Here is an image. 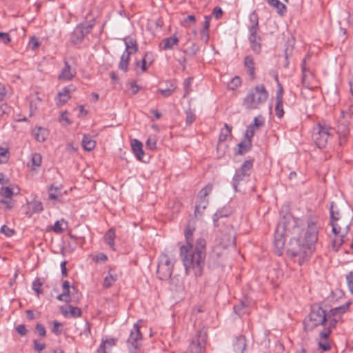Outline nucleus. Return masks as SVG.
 Returning a JSON list of instances; mask_svg holds the SVG:
<instances>
[{"mask_svg": "<svg viewBox=\"0 0 353 353\" xmlns=\"http://www.w3.org/2000/svg\"><path fill=\"white\" fill-rule=\"evenodd\" d=\"M195 230L194 221L190 219L185 230L187 244L180 248V255L187 274L199 276L203 273L206 256V241L198 238L193 245V232Z\"/></svg>", "mask_w": 353, "mask_h": 353, "instance_id": "nucleus-1", "label": "nucleus"}, {"mask_svg": "<svg viewBox=\"0 0 353 353\" xmlns=\"http://www.w3.org/2000/svg\"><path fill=\"white\" fill-rule=\"evenodd\" d=\"M319 225L317 221L310 219L303 237H299L292 243V247L287 251L289 256L294 259L299 265L309 259L315 249L318 241Z\"/></svg>", "mask_w": 353, "mask_h": 353, "instance_id": "nucleus-2", "label": "nucleus"}, {"mask_svg": "<svg viewBox=\"0 0 353 353\" xmlns=\"http://www.w3.org/2000/svg\"><path fill=\"white\" fill-rule=\"evenodd\" d=\"M350 305V303H346L330 310L328 313L320 305H312L310 313L304 319V330L307 332L312 331L319 325L323 326V330L326 327L334 328L341 321L342 314L349 309Z\"/></svg>", "mask_w": 353, "mask_h": 353, "instance_id": "nucleus-3", "label": "nucleus"}, {"mask_svg": "<svg viewBox=\"0 0 353 353\" xmlns=\"http://www.w3.org/2000/svg\"><path fill=\"white\" fill-rule=\"evenodd\" d=\"M297 228V221L291 215L283 216L279 222L275 230L274 245L275 254L281 256L285 246V234L291 232Z\"/></svg>", "mask_w": 353, "mask_h": 353, "instance_id": "nucleus-4", "label": "nucleus"}, {"mask_svg": "<svg viewBox=\"0 0 353 353\" xmlns=\"http://www.w3.org/2000/svg\"><path fill=\"white\" fill-rule=\"evenodd\" d=\"M269 93L263 84L251 88L243 99V106L247 110H256L268 100Z\"/></svg>", "mask_w": 353, "mask_h": 353, "instance_id": "nucleus-5", "label": "nucleus"}, {"mask_svg": "<svg viewBox=\"0 0 353 353\" xmlns=\"http://www.w3.org/2000/svg\"><path fill=\"white\" fill-rule=\"evenodd\" d=\"M174 259L172 253L163 252L159 258L157 275L161 280H168L172 274Z\"/></svg>", "mask_w": 353, "mask_h": 353, "instance_id": "nucleus-6", "label": "nucleus"}, {"mask_svg": "<svg viewBox=\"0 0 353 353\" xmlns=\"http://www.w3.org/2000/svg\"><path fill=\"white\" fill-rule=\"evenodd\" d=\"M330 125L321 122H319L316 126L313 128L312 139L319 148H323L326 146L328 139L332 135Z\"/></svg>", "mask_w": 353, "mask_h": 353, "instance_id": "nucleus-7", "label": "nucleus"}, {"mask_svg": "<svg viewBox=\"0 0 353 353\" xmlns=\"http://www.w3.org/2000/svg\"><path fill=\"white\" fill-rule=\"evenodd\" d=\"M253 166V160L245 161L241 167L237 170L232 178V185L236 192H238V187L242 183L248 180L250 176V170Z\"/></svg>", "mask_w": 353, "mask_h": 353, "instance_id": "nucleus-8", "label": "nucleus"}, {"mask_svg": "<svg viewBox=\"0 0 353 353\" xmlns=\"http://www.w3.org/2000/svg\"><path fill=\"white\" fill-rule=\"evenodd\" d=\"M92 28V24L81 23L78 25L70 34V42L73 45L81 43L84 37L90 32Z\"/></svg>", "mask_w": 353, "mask_h": 353, "instance_id": "nucleus-9", "label": "nucleus"}, {"mask_svg": "<svg viewBox=\"0 0 353 353\" xmlns=\"http://www.w3.org/2000/svg\"><path fill=\"white\" fill-rule=\"evenodd\" d=\"M206 334L199 330L192 339L185 353H204Z\"/></svg>", "mask_w": 353, "mask_h": 353, "instance_id": "nucleus-10", "label": "nucleus"}, {"mask_svg": "<svg viewBox=\"0 0 353 353\" xmlns=\"http://www.w3.org/2000/svg\"><path fill=\"white\" fill-rule=\"evenodd\" d=\"M352 120L341 115L339 120L337 133L339 137V145H343L346 143L350 134V125Z\"/></svg>", "mask_w": 353, "mask_h": 353, "instance_id": "nucleus-11", "label": "nucleus"}, {"mask_svg": "<svg viewBox=\"0 0 353 353\" xmlns=\"http://www.w3.org/2000/svg\"><path fill=\"white\" fill-rule=\"evenodd\" d=\"M219 243L224 248L235 245L234 232L232 227H228L227 232L221 234Z\"/></svg>", "mask_w": 353, "mask_h": 353, "instance_id": "nucleus-12", "label": "nucleus"}, {"mask_svg": "<svg viewBox=\"0 0 353 353\" xmlns=\"http://www.w3.org/2000/svg\"><path fill=\"white\" fill-rule=\"evenodd\" d=\"M74 90L75 88L72 85L65 87L56 97L57 105L61 106L65 104L70 99V93Z\"/></svg>", "mask_w": 353, "mask_h": 353, "instance_id": "nucleus-13", "label": "nucleus"}, {"mask_svg": "<svg viewBox=\"0 0 353 353\" xmlns=\"http://www.w3.org/2000/svg\"><path fill=\"white\" fill-rule=\"evenodd\" d=\"M333 328L326 327L319 333V346L323 351H327L331 348V345L328 341L329 336Z\"/></svg>", "mask_w": 353, "mask_h": 353, "instance_id": "nucleus-14", "label": "nucleus"}, {"mask_svg": "<svg viewBox=\"0 0 353 353\" xmlns=\"http://www.w3.org/2000/svg\"><path fill=\"white\" fill-rule=\"evenodd\" d=\"M259 31L250 32L249 41L252 50L257 54L261 51V38L259 35Z\"/></svg>", "mask_w": 353, "mask_h": 353, "instance_id": "nucleus-15", "label": "nucleus"}, {"mask_svg": "<svg viewBox=\"0 0 353 353\" xmlns=\"http://www.w3.org/2000/svg\"><path fill=\"white\" fill-rule=\"evenodd\" d=\"M75 69L71 68L68 61H65V66L61 70L58 76V79L61 81H70L75 76Z\"/></svg>", "mask_w": 353, "mask_h": 353, "instance_id": "nucleus-16", "label": "nucleus"}, {"mask_svg": "<svg viewBox=\"0 0 353 353\" xmlns=\"http://www.w3.org/2000/svg\"><path fill=\"white\" fill-rule=\"evenodd\" d=\"M125 46V50L123 53L127 54H132L138 51V45L136 39L131 37H127L123 39Z\"/></svg>", "mask_w": 353, "mask_h": 353, "instance_id": "nucleus-17", "label": "nucleus"}, {"mask_svg": "<svg viewBox=\"0 0 353 353\" xmlns=\"http://www.w3.org/2000/svg\"><path fill=\"white\" fill-rule=\"evenodd\" d=\"M142 339V334L139 330V326L137 323L134 324L133 326V329L131 330L130 336L128 339V342L130 343L134 347V348H137V345L135 344L139 340Z\"/></svg>", "mask_w": 353, "mask_h": 353, "instance_id": "nucleus-18", "label": "nucleus"}, {"mask_svg": "<svg viewBox=\"0 0 353 353\" xmlns=\"http://www.w3.org/2000/svg\"><path fill=\"white\" fill-rule=\"evenodd\" d=\"M117 341V339L114 338L103 339L97 349V353H110L109 350L116 345Z\"/></svg>", "mask_w": 353, "mask_h": 353, "instance_id": "nucleus-19", "label": "nucleus"}, {"mask_svg": "<svg viewBox=\"0 0 353 353\" xmlns=\"http://www.w3.org/2000/svg\"><path fill=\"white\" fill-rule=\"evenodd\" d=\"M131 148L137 159L141 161L144 155L142 143L137 139H134L131 142Z\"/></svg>", "mask_w": 353, "mask_h": 353, "instance_id": "nucleus-20", "label": "nucleus"}, {"mask_svg": "<svg viewBox=\"0 0 353 353\" xmlns=\"http://www.w3.org/2000/svg\"><path fill=\"white\" fill-rule=\"evenodd\" d=\"M62 185H55L54 183L52 184L48 188L49 199L54 201H60L62 196Z\"/></svg>", "mask_w": 353, "mask_h": 353, "instance_id": "nucleus-21", "label": "nucleus"}, {"mask_svg": "<svg viewBox=\"0 0 353 353\" xmlns=\"http://www.w3.org/2000/svg\"><path fill=\"white\" fill-rule=\"evenodd\" d=\"M179 41V39L175 36L165 38L160 43V47L164 50H171L174 46L178 45Z\"/></svg>", "mask_w": 353, "mask_h": 353, "instance_id": "nucleus-22", "label": "nucleus"}, {"mask_svg": "<svg viewBox=\"0 0 353 353\" xmlns=\"http://www.w3.org/2000/svg\"><path fill=\"white\" fill-rule=\"evenodd\" d=\"M233 347L236 353H243L246 349V340L245 336L243 335L237 336L233 344Z\"/></svg>", "mask_w": 353, "mask_h": 353, "instance_id": "nucleus-23", "label": "nucleus"}, {"mask_svg": "<svg viewBox=\"0 0 353 353\" xmlns=\"http://www.w3.org/2000/svg\"><path fill=\"white\" fill-rule=\"evenodd\" d=\"M68 310H63V308H61V313L65 316H69L70 317L77 318L80 317L82 314L81 310L79 307L69 305L68 306Z\"/></svg>", "mask_w": 353, "mask_h": 353, "instance_id": "nucleus-24", "label": "nucleus"}, {"mask_svg": "<svg viewBox=\"0 0 353 353\" xmlns=\"http://www.w3.org/2000/svg\"><path fill=\"white\" fill-rule=\"evenodd\" d=\"M249 32L259 31V17L256 11H253L249 17Z\"/></svg>", "mask_w": 353, "mask_h": 353, "instance_id": "nucleus-25", "label": "nucleus"}, {"mask_svg": "<svg viewBox=\"0 0 353 353\" xmlns=\"http://www.w3.org/2000/svg\"><path fill=\"white\" fill-rule=\"evenodd\" d=\"M244 65L248 69V73L252 77V79L255 78V68H254V62L253 58L248 55L245 57L244 59Z\"/></svg>", "mask_w": 353, "mask_h": 353, "instance_id": "nucleus-26", "label": "nucleus"}, {"mask_svg": "<svg viewBox=\"0 0 353 353\" xmlns=\"http://www.w3.org/2000/svg\"><path fill=\"white\" fill-rule=\"evenodd\" d=\"M268 3L276 9L277 13L281 16L286 12V6L279 0L268 1Z\"/></svg>", "mask_w": 353, "mask_h": 353, "instance_id": "nucleus-27", "label": "nucleus"}, {"mask_svg": "<svg viewBox=\"0 0 353 353\" xmlns=\"http://www.w3.org/2000/svg\"><path fill=\"white\" fill-rule=\"evenodd\" d=\"M96 145V142L88 134L84 135L82 140V146L87 151L92 150Z\"/></svg>", "mask_w": 353, "mask_h": 353, "instance_id": "nucleus-28", "label": "nucleus"}, {"mask_svg": "<svg viewBox=\"0 0 353 353\" xmlns=\"http://www.w3.org/2000/svg\"><path fill=\"white\" fill-rule=\"evenodd\" d=\"M72 291L70 289L63 290V293L65 294V298L67 299H70V302L72 301V297L74 301H78L80 297V294L79 293L77 289L74 286H72Z\"/></svg>", "mask_w": 353, "mask_h": 353, "instance_id": "nucleus-29", "label": "nucleus"}, {"mask_svg": "<svg viewBox=\"0 0 353 353\" xmlns=\"http://www.w3.org/2000/svg\"><path fill=\"white\" fill-rule=\"evenodd\" d=\"M252 141L249 139H245L241 143L238 144L239 150L237 152L238 154H243L252 148Z\"/></svg>", "mask_w": 353, "mask_h": 353, "instance_id": "nucleus-30", "label": "nucleus"}, {"mask_svg": "<svg viewBox=\"0 0 353 353\" xmlns=\"http://www.w3.org/2000/svg\"><path fill=\"white\" fill-rule=\"evenodd\" d=\"M111 272L112 269H110L108 275L104 279L103 286L105 288L112 286L117 280V275L116 274H112Z\"/></svg>", "mask_w": 353, "mask_h": 353, "instance_id": "nucleus-31", "label": "nucleus"}, {"mask_svg": "<svg viewBox=\"0 0 353 353\" xmlns=\"http://www.w3.org/2000/svg\"><path fill=\"white\" fill-rule=\"evenodd\" d=\"M345 233L341 234H335V237L332 240V247L335 252L338 251L340 246L344 243Z\"/></svg>", "mask_w": 353, "mask_h": 353, "instance_id": "nucleus-32", "label": "nucleus"}, {"mask_svg": "<svg viewBox=\"0 0 353 353\" xmlns=\"http://www.w3.org/2000/svg\"><path fill=\"white\" fill-rule=\"evenodd\" d=\"M105 242L110 246L112 249L114 250V238H115V230L114 228L109 229L105 236Z\"/></svg>", "mask_w": 353, "mask_h": 353, "instance_id": "nucleus-33", "label": "nucleus"}, {"mask_svg": "<svg viewBox=\"0 0 353 353\" xmlns=\"http://www.w3.org/2000/svg\"><path fill=\"white\" fill-rule=\"evenodd\" d=\"M208 204L207 199H198L195 206L194 214L196 216L201 215Z\"/></svg>", "mask_w": 353, "mask_h": 353, "instance_id": "nucleus-34", "label": "nucleus"}, {"mask_svg": "<svg viewBox=\"0 0 353 353\" xmlns=\"http://www.w3.org/2000/svg\"><path fill=\"white\" fill-rule=\"evenodd\" d=\"M130 54L123 53L121 57V59L119 63V68L124 72H126L128 69V64L130 61Z\"/></svg>", "mask_w": 353, "mask_h": 353, "instance_id": "nucleus-35", "label": "nucleus"}, {"mask_svg": "<svg viewBox=\"0 0 353 353\" xmlns=\"http://www.w3.org/2000/svg\"><path fill=\"white\" fill-rule=\"evenodd\" d=\"M41 160L42 157L40 154L34 153L32 154L31 164L28 163V165L31 167L32 170H35L36 168H38L41 165Z\"/></svg>", "mask_w": 353, "mask_h": 353, "instance_id": "nucleus-36", "label": "nucleus"}, {"mask_svg": "<svg viewBox=\"0 0 353 353\" xmlns=\"http://www.w3.org/2000/svg\"><path fill=\"white\" fill-rule=\"evenodd\" d=\"M224 127L225 128L221 129L219 134V142L225 141L227 139V138L231 134L232 132V127L230 126L228 124L225 123Z\"/></svg>", "mask_w": 353, "mask_h": 353, "instance_id": "nucleus-37", "label": "nucleus"}, {"mask_svg": "<svg viewBox=\"0 0 353 353\" xmlns=\"http://www.w3.org/2000/svg\"><path fill=\"white\" fill-rule=\"evenodd\" d=\"M34 133L37 141L43 142L46 140V130L44 128L39 127L35 129Z\"/></svg>", "mask_w": 353, "mask_h": 353, "instance_id": "nucleus-38", "label": "nucleus"}, {"mask_svg": "<svg viewBox=\"0 0 353 353\" xmlns=\"http://www.w3.org/2000/svg\"><path fill=\"white\" fill-rule=\"evenodd\" d=\"M212 190V185L208 184L205 188H202L199 192L198 199H206V197Z\"/></svg>", "mask_w": 353, "mask_h": 353, "instance_id": "nucleus-39", "label": "nucleus"}, {"mask_svg": "<svg viewBox=\"0 0 353 353\" xmlns=\"http://www.w3.org/2000/svg\"><path fill=\"white\" fill-rule=\"evenodd\" d=\"M302 82L303 84H307L308 83V78L310 76L312 77V72L306 68L305 67V60L303 61L302 63Z\"/></svg>", "mask_w": 353, "mask_h": 353, "instance_id": "nucleus-40", "label": "nucleus"}, {"mask_svg": "<svg viewBox=\"0 0 353 353\" xmlns=\"http://www.w3.org/2000/svg\"><path fill=\"white\" fill-rule=\"evenodd\" d=\"M241 84V78L234 77L228 84V88L231 90H236Z\"/></svg>", "mask_w": 353, "mask_h": 353, "instance_id": "nucleus-41", "label": "nucleus"}, {"mask_svg": "<svg viewBox=\"0 0 353 353\" xmlns=\"http://www.w3.org/2000/svg\"><path fill=\"white\" fill-rule=\"evenodd\" d=\"M275 114L279 119L283 117L284 114L283 101H276Z\"/></svg>", "mask_w": 353, "mask_h": 353, "instance_id": "nucleus-42", "label": "nucleus"}, {"mask_svg": "<svg viewBox=\"0 0 353 353\" xmlns=\"http://www.w3.org/2000/svg\"><path fill=\"white\" fill-rule=\"evenodd\" d=\"M176 87L171 84L170 87L166 89H159L157 90L158 92L161 93L164 97H168L172 95V94L174 92Z\"/></svg>", "mask_w": 353, "mask_h": 353, "instance_id": "nucleus-43", "label": "nucleus"}, {"mask_svg": "<svg viewBox=\"0 0 353 353\" xmlns=\"http://www.w3.org/2000/svg\"><path fill=\"white\" fill-rule=\"evenodd\" d=\"M149 57H152V52H145L143 58L142 59L141 61L139 62V61H137V65H139V64H141V72H145L146 70H147V67H146V64L148 63L147 62V58Z\"/></svg>", "mask_w": 353, "mask_h": 353, "instance_id": "nucleus-44", "label": "nucleus"}, {"mask_svg": "<svg viewBox=\"0 0 353 353\" xmlns=\"http://www.w3.org/2000/svg\"><path fill=\"white\" fill-rule=\"evenodd\" d=\"M334 206L335 204L334 202H332L330 204V217H331V222H334L335 221H338L339 219V213L338 211L334 210Z\"/></svg>", "mask_w": 353, "mask_h": 353, "instance_id": "nucleus-45", "label": "nucleus"}, {"mask_svg": "<svg viewBox=\"0 0 353 353\" xmlns=\"http://www.w3.org/2000/svg\"><path fill=\"white\" fill-rule=\"evenodd\" d=\"M42 99L37 96L34 99H32L30 103V114H33L37 110V105L39 103L41 102Z\"/></svg>", "mask_w": 353, "mask_h": 353, "instance_id": "nucleus-46", "label": "nucleus"}, {"mask_svg": "<svg viewBox=\"0 0 353 353\" xmlns=\"http://www.w3.org/2000/svg\"><path fill=\"white\" fill-rule=\"evenodd\" d=\"M341 115L353 120V103L348 106L347 110H343L341 111Z\"/></svg>", "mask_w": 353, "mask_h": 353, "instance_id": "nucleus-47", "label": "nucleus"}, {"mask_svg": "<svg viewBox=\"0 0 353 353\" xmlns=\"http://www.w3.org/2000/svg\"><path fill=\"white\" fill-rule=\"evenodd\" d=\"M0 195L6 198H11L13 195V192L9 187H2L0 188Z\"/></svg>", "mask_w": 353, "mask_h": 353, "instance_id": "nucleus-48", "label": "nucleus"}, {"mask_svg": "<svg viewBox=\"0 0 353 353\" xmlns=\"http://www.w3.org/2000/svg\"><path fill=\"white\" fill-rule=\"evenodd\" d=\"M264 119L261 115H259L254 119V123L250 124L255 130L256 128L261 127L264 125Z\"/></svg>", "mask_w": 353, "mask_h": 353, "instance_id": "nucleus-49", "label": "nucleus"}, {"mask_svg": "<svg viewBox=\"0 0 353 353\" xmlns=\"http://www.w3.org/2000/svg\"><path fill=\"white\" fill-rule=\"evenodd\" d=\"M53 327L52 328V332L55 334L56 335H59L61 332L62 324L57 321H54L52 322Z\"/></svg>", "mask_w": 353, "mask_h": 353, "instance_id": "nucleus-50", "label": "nucleus"}, {"mask_svg": "<svg viewBox=\"0 0 353 353\" xmlns=\"http://www.w3.org/2000/svg\"><path fill=\"white\" fill-rule=\"evenodd\" d=\"M346 280L348 288L350 292L353 294V272H350L346 275Z\"/></svg>", "mask_w": 353, "mask_h": 353, "instance_id": "nucleus-51", "label": "nucleus"}, {"mask_svg": "<svg viewBox=\"0 0 353 353\" xmlns=\"http://www.w3.org/2000/svg\"><path fill=\"white\" fill-rule=\"evenodd\" d=\"M145 144L147 148L153 150L156 148L157 140L154 137H149Z\"/></svg>", "mask_w": 353, "mask_h": 353, "instance_id": "nucleus-52", "label": "nucleus"}, {"mask_svg": "<svg viewBox=\"0 0 353 353\" xmlns=\"http://www.w3.org/2000/svg\"><path fill=\"white\" fill-rule=\"evenodd\" d=\"M196 21V18L194 15H188L183 20V24L184 26H190L192 24H194Z\"/></svg>", "mask_w": 353, "mask_h": 353, "instance_id": "nucleus-53", "label": "nucleus"}, {"mask_svg": "<svg viewBox=\"0 0 353 353\" xmlns=\"http://www.w3.org/2000/svg\"><path fill=\"white\" fill-rule=\"evenodd\" d=\"M43 283L40 281L39 279H37L32 283V290H34L37 294L42 293V290L40 289Z\"/></svg>", "mask_w": 353, "mask_h": 353, "instance_id": "nucleus-54", "label": "nucleus"}, {"mask_svg": "<svg viewBox=\"0 0 353 353\" xmlns=\"http://www.w3.org/2000/svg\"><path fill=\"white\" fill-rule=\"evenodd\" d=\"M0 231H1V232L3 233L7 236H11L15 233V232L13 229L8 228L6 225H4L1 227Z\"/></svg>", "mask_w": 353, "mask_h": 353, "instance_id": "nucleus-55", "label": "nucleus"}, {"mask_svg": "<svg viewBox=\"0 0 353 353\" xmlns=\"http://www.w3.org/2000/svg\"><path fill=\"white\" fill-rule=\"evenodd\" d=\"M192 78L188 77L185 79L183 82V88L185 90V95L188 94L190 92V84L192 82Z\"/></svg>", "mask_w": 353, "mask_h": 353, "instance_id": "nucleus-56", "label": "nucleus"}, {"mask_svg": "<svg viewBox=\"0 0 353 353\" xmlns=\"http://www.w3.org/2000/svg\"><path fill=\"white\" fill-rule=\"evenodd\" d=\"M278 90L276 94V101H283V88L280 82H278Z\"/></svg>", "mask_w": 353, "mask_h": 353, "instance_id": "nucleus-57", "label": "nucleus"}, {"mask_svg": "<svg viewBox=\"0 0 353 353\" xmlns=\"http://www.w3.org/2000/svg\"><path fill=\"white\" fill-rule=\"evenodd\" d=\"M255 130L252 126L249 125L245 133V139H249L252 141V138L254 134Z\"/></svg>", "mask_w": 353, "mask_h": 353, "instance_id": "nucleus-58", "label": "nucleus"}, {"mask_svg": "<svg viewBox=\"0 0 353 353\" xmlns=\"http://www.w3.org/2000/svg\"><path fill=\"white\" fill-rule=\"evenodd\" d=\"M195 114L191 111H186V123L190 125L195 120Z\"/></svg>", "mask_w": 353, "mask_h": 353, "instance_id": "nucleus-59", "label": "nucleus"}, {"mask_svg": "<svg viewBox=\"0 0 353 353\" xmlns=\"http://www.w3.org/2000/svg\"><path fill=\"white\" fill-rule=\"evenodd\" d=\"M227 215H224L221 212H216L214 214V217H213V222H214V225L215 227H218L219 226V220L220 218H222V217H224V216H226Z\"/></svg>", "mask_w": 353, "mask_h": 353, "instance_id": "nucleus-60", "label": "nucleus"}, {"mask_svg": "<svg viewBox=\"0 0 353 353\" xmlns=\"http://www.w3.org/2000/svg\"><path fill=\"white\" fill-rule=\"evenodd\" d=\"M332 227V232L334 234H344L343 232L341 230V228L338 225L337 223H334V222L330 223Z\"/></svg>", "mask_w": 353, "mask_h": 353, "instance_id": "nucleus-61", "label": "nucleus"}, {"mask_svg": "<svg viewBox=\"0 0 353 353\" xmlns=\"http://www.w3.org/2000/svg\"><path fill=\"white\" fill-rule=\"evenodd\" d=\"M36 330L38 332L39 334L41 336H46V328L42 324L37 323L36 325Z\"/></svg>", "mask_w": 353, "mask_h": 353, "instance_id": "nucleus-62", "label": "nucleus"}, {"mask_svg": "<svg viewBox=\"0 0 353 353\" xmlns=\"http://www.w3.org/2000/svg\"><path fill=\"white\" fill-rule=\"evenodd\" d=\"M0 40L5 44L10 41V36L8 33L0 32Z\"/></svg>", "mask_w": 353, "mask_h": 353, "instance_id": "nucleus-63", "label": "nucleus"}, {"mask_svg": "<svg viewBox=\"0 0 353 353\" xmlns=\"http://www.w3.org/2000/svg\"><path fill=\"white\" fill-rule=\"evenodd\" d=\"M212 14L216 19H219L223 14L222 9L220 7H215L212 11Z\"/></svg>", "mask_w": 353, "mask_h": 353, "instance_id": "nucleus-64", "label": "nucleus"}]
</instances>
